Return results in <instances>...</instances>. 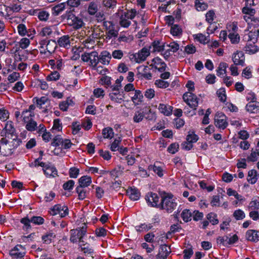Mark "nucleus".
Here are the masks:
<instances>
[{"mask_svg":"<svg viewBox=\"0 0 259 259\" xmlns=\"http://www.w3.org/2000/svg\"><path fill=\"white\" fill-rule=\"evenodd\" d=\"M173 197L174 196L171 193L163 192L161 194V201L159 208L167 213H171L176 208L178 204Z\"/></svg>","mask_w":259,"mask_h":259,"instance_id":"f257e3e1","label":"nucleus"},{"mask_svg":"<svg viewBox=\"0 0 259 259\" xmlns=\"http://www.w3.org/2000/svg\"><path fill=\"white\" fill-rule=\"evenodd\" d=\"M67 23L73 28L78 29L81 28L84 24L82 19L76 16L72 12H69L67 15Z\"/></svg>","mask_w":259,"mask_h":259,"instance_id":"f03ea898","label":"nucleus"},{"mask_svg":"<svg viewBox=\"0 0 259 259\" xmlns=\"http://www.w3.org/2000/svg\"><path fill=\"white\" fill-rule=\"evenodd\" d=\"M183 99L190 108L194 110H196L199 99L195 95L191 92H186L183 95Z\"/></svg>","mask_w":259,"mask_h":259,"instance_id":"7ed1b4c3","label":"nucleus"},{"mask_svg":"<svg viewBox=\"0 0 259 259\" xmlns=\"http://www.w3.org/2000/svg\"><path fill=\"white\" fill-rule=\"evenodd\" d=\"M103 26L106 31V38L111 39L112 37H116L118 36V32L115 29V25L111 21H104Z\"/></svg>","mask_w":259,"mask_h":259,"instance_id":"20e7f679","label":"nucleus"},{"mask_svg":"<svg viewBox=\"0 0 259 259\" xmlns=\"http://www.w3.org/2000/svg\"><path fill=\"white\" fill-rule=\"evenodd\" d=\"M87 232V227L84 225L81 228H78L76 229H72L70 231L71 236L70 240L71 242L75 243L79 241L81 238H82Z\"/></svg>","mask_w":259,"mask_h":259,"instance_id":"39448f33","label":"nucleus"},{"mask_svg":"<svg viewBox=\"0 0 259 259\" xmlns=\"http://www.w3.org/2000/svg\"><path fill=\"white\" fill-rule=\"evenodd\" d=\"M214 123L219 128L223 130L226 128L228 125L226 115L222 112H218L214 117Z\"/></svg>","mask_w":259,"mask_h":259,"instance_id":"423d86ee","label":"nucleus"},{"mask_svg":"<svg viewBox=\"0 0 259 259\" xmlns=\"http://www.w3.org/2000/svg\"><path fill=\"white\" fill-rule=\"evenodd\" d=\"M25 254V248L21 245H17L10 251L12 259H22Z\"/></svg>","mask_w":259,"mask_h":259,"instance_id":"0eeeda50","label":"nucleus"},{"mask_svg":"<svg viewBox=\"0 0 259 259\" xmlns=\"http://www.w3.org/2000/svg\"><path fill=\"white\" fill-rule=\"evenodd\" d=\"M12 146L8 143V141L5 138L0 140V152L5 156H8L13 153Z\"/></svg>","mask_w":259,"mask_h":259,"instance_id":"6e6552de","label":"nucleus"},{"mask_svg":"<svg viewBox=\"0 0 259 259\" xmlns=\"http://www.w3.org/2000/svg\"><path fill=\"white\" fill-rule=\"evenodd\" d=\"M51 213L53 215L59 214L60 217L63 218L68 214V209L65 205L57 204L53 207Z\"/></svg>","mask_w":259,"mask_h":259,"instance_id":"1a4fd4ad","label":"nucleus"},{"mask_svg":"<svg viewBox=\"0 0 259 259\" xmlns=\"http://www.w3.org/2000/svg\"><path fill=\"white\" fill-rule=\"evenodd\" d=\"M145 199L150 206L159 208V197L157 194L153 192L148 193L146 195Z\"/></svg>","mask_w":259,"mask_h":259,"instance_id":"9d476101","label":"nucleus"},{"mask_svg":"<svg viewBox=\"0 0 259 259\" xmlns=\"http://www.w3.org/2000/svg\"><path fill=\"white\" fill-rule=\"evenodd\" d=\"M149 55V50L146 48H144L138 53L134 54L133 57L135 58L136 62L140 63L145 61Z\"/></svg>","mask_w":259,"mask_h":259,"instance_id":"9b49d317","label":"nucleus"},{"mask_svg":"<svg viewBox=\"0 0 259 259\" xmlns=\"http://www.w3.org/2000/svg\"><path fill=\"white\" fill-rule=\"evenodd\" d=\"M171 252L169 246L164 244L161 245L159 252L156 255V259H166Z\"/></svg>","mask_w":259,"mask_h":259,"instance_id":"f8f14e48","label":"nucleus"},{"mask_svg":"<svg viewBox=\"0 0 259 259\" xmlns=\"http://www.w3.org/2000/svg\"><path fill=\"white\" fill-rule=\"evenodd\" d=\"M123 92H120L117 91L112 92L109 95L111 100L117 103H121L123 101L125 98Z\"/></svg>","mask_w":259,"mask_h":259,"instance_id":"ddd939ff","label":"nucleus"},{"mask_svg":"<svg viewBox=\"0 0 259 259\" xmlns=\"http://www.w3.org/2000/svg\"><path fill=\"white\" fill-rule=\"evenodd\" d=\"M244 54L241 51H237L233 54L232 57V60L234 64L236 65L244 66Z\"/></svg>","mask_w":259,"mask_h":259,"instance_id":"4468645a","label":"nucleus"},{"mask_svg":"<svg viewBox=\"0 0 259 259\" xmlns=\"http://www.w3.org/2000/svg\"><path fill=\"white\" fill-rule=\"evenodd\" d=\"M153 63L150 65L154 67L160 72L164 71L166 69V65L164 62H162L161 59L156 57L152 60Z\"/></svg>","mask_w":259,"mask_h":259,"instance_id":"2eb2a0df","label":"nucleus"},{"mask_svg":"<svg viewBox=\"0 0 259 259\" xmlns=\"http://www.w3.org/2000/svg\"><path fill=\"white\" fill-rule=\"evenodd\" d=\"M42 170L45 175L47 177H55L57 176V170L56 168L50 163L45 164V166L43 167Z\"/></svg>","mask_w":259,"mask_h":259,"instance_id":"dca6fc26","label":"nucleus"},{"mask_svg":"<svg viewBox=\"0 0 259 259\" xmlns=\"http://www.w3.org/2000/svg\"><path fill=\"white\" fill-rule=\"evenodd\" d=\"M111 59V55L107 51L101 52L99 56V62L103 65H108Z\"/></svg>","mask_w":259,"mask_h":259,"instance_id":"f3484780","label":"nucleus"},{"mask_svg":"<svg viewBox=\"0 0 259 259\" xmlns=\"http://www.w3.org/2000/svg\"><path fill=\"white\" fill-rule=\"evenodd\" d=\"M246 239L251 241L256 242L259 240V232L254 230H249L246 233Z\"/></svg>","mask_w":259,"mask_h":259,"instance_id":"a211bd4d","label":"nucleus"},{"mask_svg":"<svg viewBox=\"0 0 259 259\" xmlns=\"http://www.w3.org/2000/svg\"><path fill=\"white\" fill-rule=\"evenodd\" d=\"M255 43L248 41L244 47V51L249 54H253L259 51V48L255 45Z\"/></svg>","mask_w":259,"mask_h":259,"instance_id":"6ab92c4d","label":"nucleus"},{"mask_svg":"<svg viewBox=\"0 0 259 259\" xmlns=\"http://www.w3.org/2000/svg\"><path fill=\"white\" fill-rule=\"evenodd\" d=\"M158 109L161 113L166 116L170 115L172 110V107L171 106L164 104H160Z\"/></svg>","mask_w":259,"mask_h":259,"instance_id":"aec40b11","label":"nucleus"},{"mask_svg":"<svg viewBox=\"0 0 259 259\" xmlns=\"http://www.w3.org/2000/svg\"><path fill=\"white\" fill-rule=\"evenodd\" d=\"M126 192L130 199L133 200H137L140 197V193L136 188H130Z\"/></svg>","mask_w":259,"mask_h":259,"instance_id":"412c9836","label":"nucleus"},{"mask_svg":"<svg viewBox=\"0 0 259 259\" xmlns=\"http://www.w3.org/2000/svg\"><path fill=\"white\" fill-rule=\"evenodd\" d=\"M138 69L142 70L141 76L146 79H151L152 77V74L150 73V68L147 66L142 65L138 67Z\"/></svg>","mask_w":259,"mask_h":259,"instance_id":"4be33fe9","label":"nucleus"},{"mask_svg":"<svg viewBox=\"0 0 259 259\" xmlns=\"http://www.w3.org/2000/svg\"><path fill=\"white\" fill-rule=\"evenodd\" d=\"M70 37L68 35H65L60 37L57 40V44L60 47L66 48L68 46H70Z\"/></svg>","mask_w":259,"mask_h":259,"instance_id":"5701e85b","label":"nucleus"},{"mask_svg":"<svg viewBox=\"0 0 259 259\" xmlns=\"http://www.w3.org/2000/svg\"><path fill=\"white\" fill-rule=\"evenodd\" d=\"M258 33L257 29L252 30L248 34L245 36V39L247 40V41L252 42V43H256L258 37Z\"/></svg>","mask_w":259,"mask_h":259,"instance_id":"b1692460","label":"nucleus"},{"mask_svg":"<svg viewBox=\"0 0 259 259\" xmlns=\"http://www.w3.org/2000/svg\"><path fill=\"white\" fill-rule=\"evenodd\" d=\"M33 15H36L39 20L43 21H47L50 16L48 12L42 10H35Z\"/></svg>","mask_w":259,"mask_h":259,"instance_id":"393cba45","label":"nucleus"},{"mask_svg":"<svg viewBox=\"0 0 259 259\" xmlns=\"http://www.w3.org/2000/svg\"><path fill=\"white\" fill-rule=\"evenodd\" d=\"M91 59H90V65L93 68H95L99 62L98 53L96 51H93L90 53Z\"/></svg>","mask_w":259,"mask_h":259,"instance_id":"a878e982","label":"nucleus"},{"mask_svg":"<svg viewBox=\"0 0 259 259\" xmlns=\"http://www.w3.org/2000/svg\"><path fill=\"white\" fill-rule=\"evenodd\" d=\"M79 184V187L85 188L89 186L92 183L91 177L88 176H84L81 177L78 180Z\"/></svg>","mask_w":259,"mask_h":259,"instance_id":"bb28decb","label":"nucleus"},{"mask_svg":"<svg viewBox=\"0 0 259 259\" xmlns=\"http://www.w3.org/2000/svg\"><path fill=\"white\" fill-rule=\"evenodd\" d=\"M257 171L255 169H252L248 171L247 176V181L251 184H255L257 180Z\"/></svg>","mask_w":259,"mask_h":259,"instance_id":"cd10ccee","label":"nucleus"},{"mask_svg":"<svg viewBox=\"0 0 259 259\" xmlns=\"http://www.w3.org/2000/svg\"><path fill=\"white\" fill-rule=\"evenodd\" d=\"M164 45L159 41H154L150 46V49H152V52H160L164 50Z\"/></svg>","mask_w":259,"mask_h":259,"instance_id":"c85d7f7f","label":"nucleus"},{"mask_svg":"<svg viewBox=\"0 0 259 259\" xmlns=\"http://www.w3.org/2000/svg\"><path fill=\"white\" fill-rule=\"evenodd\" d=\"M5 133L8 135H12L15 132V128L13 123L11 121H8L6 122L4 128Z\"/></svg>","mask_w":259,"mask_h":259,"instance_id":"c756f323","label":"nucleus"},{"mask_svg":"<svg viewBox=\"0 0 259 259\" xmlns=\"http://www.w3.org/2000/svg\"><path fill=\"white\" fill-rule=\"evenodd\" d=\"M143 97V94L139 90H136L134 95L131 97V99L134 103L138 104L139 102H142Z\"/></svg>","mask_w":259,"mask_h":259,"instance_id":"7c9ffc66","label":"nucleus"},{"mask_svg":"<svg viewBox=\"0 0 259 259\" xmlns=\"http://www.w3.org/2000/svg\"><path fill=\"white\" fill-rule=\"evenodd\" d=\"M81 250L86 255H92L94 253V249L90 246L88 243L82 244L80 245Z\"/></svg>","mask_w":259,"mask_h":259,"instance_id":"2f4dec72","label":"nucleus"},{"mask_svg":"<svg viewBox=\"0 0 259 259\" xmlns=\"http://www.w3.org/2000/svg\"><path fill=\"white\" fill-rule=\"evenodd\" d=\"M153 227V225L151 224H146L145 223L142 224L139 226L136 227L137 231L141 232H147L149 230L151 229Z\"/></svg>","mask_w":259,"mask_h":259,"instance_id":"473e14b6","label":"nucleus"},{"mask_svg":"<svg viewBox=\"0 0 259 259\" xmlns=\"http://www.w3.org/2000/svg\"><path fill=\"white\" fill-rule=\"evenodd\" d=\"M21 9L22 6L21 5L12 3L9 6L6 7V11L7 12L12 11L13 12L17 13L19 12Z\"/></svg>","mask_w":259,"mask_h":259,"instance_id":"72a5a7b5","label":"nucleus"},{"mask_svg":"<svg viewBox=\"0 0 259 259\" xmlns=\"http://www.w3.org/2000/svg\"><path fill=\"white\" fill-rule=\"evenodd\" d=\"M98 12V5L94 2H92L89 4L88 12L90 15H94Z\"/></svg>","mask_w":259,"mask_h":259,"instance_id":"f704fd0d","label":"nucleus"},{"mask_svg":"<svg viewBox=\"0 0 259 259\" xmlns=\"http://www.w3.org/2000/svg\"><path fill=\"white\" fill-rule=\"evenodd\" d=\"M57 42L54 40H49L46 46V50L50 53L54 52L57 48Z\"/></svg>","mask_w":259,"mask_h":259,"instance_id":"c9c22d12","label":"nucleus"},{"mask_svg":"<svg viewBox=\"0 0 259 259\" xmlns=\"http://www.w3.org/2000/svg\"><path fill=\"white\" fill-rule=\"evenodd\" d=\"M76 191L78 194L79 199L83 200L86 197L87 191L84 188L77 186L76 188Z\"/></svg>","mask_w":259,"mask_h":259,"instance_id":"e433bc0d","label":"nucleus"},{"mask_svg":"<svg viewBox=\"0 0 259 259\" xmlns=\"http://www.w3.org/2000/svg\"><path fill=\"white\" fill-rule=\"evenodd\" d=\"M233 216L236 220L238 221L244 219L246 215L245 213L242 210L238 209L234 211Z\"/></svg>","mask_w":259,"mask_h":259,"instance_id":"4c0bfd02","label":"nucleus"},{"mask_svg":"<svg viewBox=\"0 0 259 259\" xmlns=\"http://www.w3.org/2000/svg\"><path fill=\"white\" fill-rule=\"evenodd\" d=\"M170 33L174 36H179L182 34V30L179 25L175 24L171 26Z\"/></svg>","mask_w":259,"mask_h":259,"instance_id":"58836bf2","label":"nucleus"},{"mask_svg":"<svg viewBox=\"0 0 259 259\" xmlns=\"http://www.w3.org/2000/svg\"><path fill=\"white\" fill-rule=\"evenodd\" d=\"M144 117V114L141 111H136L133 116V121L135 123H139L142 121Z\"/></svg>","mask_w":259,"mask_h":259,"instance_id":"ea45409f","label":"nucleus"},{"mask_svg":"<svg viewBox=\"0 0 259 259\" xmlns=\"http://www.w3.org/2000/svg\"><path fill=\"white\" fill-rule=\"evenodd\" d=\"M206 218L213 225L219 223V220L217 219V214L216 213L210 212L207 214Z\"/></svg>","mask_w":259,"mask_h":259,"instance_id":"a19ab883","label":"nucleus"},{"mask_svg":"<svg viewBox=\"0 0 259 259\" xmlns=\"http://www.w3.org/2000/svg\"><path fill=\"white\" fill-rule=\"evenodd\" d=\"M21 116L23 117V121L26 123L32 119L34 114L29 112V110H25L22 112Z\"/></svg>","mask_w":259,"mask_h":259,"instance_id":"79ce46f5","label":"nucleus"},{"mask_svg":"<svg viewBox=\"0 0 259 259\" xmlns=\"http://www.w3.org/2000/svg\"><path fill=\"white\" fill-rule=\"evenodd\" d=\"M181 217L184 221L188 222L191 220V217H192V213L189 209H184L182 213Z\"/></svg>","mask_w":259,"mask_h":259,"instance_id":"37998d69","label":"nucleus"},{"mask_svg":"<svg viewBox=\"0 0 259 259\" xmlns=\"http://www.w3.org/2000/svg\"><path fill=\"white\" fill-rule=\"evenodd\" d=\"M56 235L53 232H49L46 234L45 235L42 236V240L44 243L46 244H50L52 240L55 238Z\"/></svg>","mask_w":259,"mask_h":259,"instance_id":"c03bdc74","label":"nucleus"},{"mask_svg":"<svg viewBox=\"0 0 259 259\" xmlns=\"http://www.w3.org/2000/svg\"><path fill=\"white\" fill-rule=\"evenodd\" d=\"M228 64L225 62L220 63L219 67L217 69V75L220 76L222 74H226V68L228 67Z\"/></svg>","mask_w":259,"mask_h":259,"instance_id":"a18cd8bd","label":"nucleus"},{"mask_svg":"<svg viewBox=\"0 0 259 259\" xmlns=\"http://www.w3.org/2000/svg\"><path fill=\"white\" fill-rule=\"evenodd\" d=\"M66 4L61 3L53 8V14L57 16L59 15L62 11H63L65 8Z\"/></svg>","mask_w":259,"mask_h":259,"instance_id":"49530a36","label":"nucleus"},{"mask_svg":"<svg viewBox=\"0 0 259 259\" xmlns=\"http://www.w3.org/2000/svg\"><path fill=\"white\" fill-rule=\"evenodd\" d=\"M195 5L196 9L199 11L205 10L208 7V5L206 3L204 2L201 3L199 0H195Z\"/></svg>","mask_w":259,"mask_h":259,"instance_id":"de8ad7c7","label":"nucleus"},{"mask_svg":"<svg viewBox=\"0 0 259 259\" xmlns=\"http://www.w3.org/2000/svg\"><path fill=\"white\" fill-rule=\"evenodd\" d=\"M102 134L105 138H112L114 136L113 130L111 127L105 128L103 130Z\"/></svg>","mask_w":259,"mask_h":259,"instance_id":"09e8293b","label":"nucleus"},{"mask_svg":"<svg viewBox=\"0 0 259 259\" xmlns=\"http://www.w3.org/2000/svg\"><path fill=\"white\" fill-rule=\"evenodd\" d=\"M26 123L25 127L28 131L32 132L36 130L37 123L33 119L31 120L30 121L26 122Z\"/></svg>","mask_w":259,"mask_h":259,"instance_id":"8fccbe9b","label":"nucleus"},{"mask_svg":"<svg viewBox=\"0 0 259 259\" xmlns=\"http://www.w3.org/2000/svg\"><path fill=\"white\" fill-rule=\"evenodd\" d=\"M136 14L137 11L136 10L131 9V10H128L127 12H124L122 15L124 16V18L132 20L135 18Z\"/></svg>","mask_w":259,"mask_h":259,"instance_id":"3c124183","label":"nucleus"},{"mask_svg":"<svg viewBox=\"0 0 259 259\" xmlns=\"http://www.w3.org/2000/svg\"><path fill=\"white\" fill-rule=\"evenodd\" d=\"M60 74L57 71H54L50 73L47 77L48 81H56L60 78Z\"/></svg>","mask_w":259,"mask_h":259,"instance_id":"603ef678","label":"nucleus"},{"mask_svg":"<svg viewBox=\"0 0 259 259\" xmlns=\"http://www.w3.org/2000/svg\"><path fill=\"white\" fill-rule=\"evenodd\" d=\"M217 94L221 102H225L226 101V95L224 88L220 89L217 91Z\"/></svg>","mask_w":259,"mask_h":259,"instance_id":"864d4df0","label":"nucleus"},{"mask_svg":"<svg viewBox=\"0 0 259 259\" xmlns=\"http://www.w3.org/2000/svg\"><path fill=\"white\" fill-rule=\"evenodd\" d=\"M198 140V137L196 135H195L193 132H189L186 138L187 142L193 143L196 142Z\"/></svg>","mask_w":259,"mask_h":259,"instance_id":"5fc2aeb1","label":"nucleus"},{"mask_svg":"<svg viewBox=\"0 0 259 259\" xmlns=\"http://www.w3.org/2000/svg\"><path fill=\"white\" fill-rule=\"evenodd\" d=\"M217 243L226 246L228 245V237L227 236H219L217 239Z\"/></svg>","mask_w":259,"mask_h":259,"instance_id":"6e6d98bb","label":"nucleus"},{"mask_svg":"<svg viewBox=\"0 0 259 259\" xmlns=\"http://www.w3.org/2000/svg\"><path fill=\"white\" fill-rule=\"evenodd\" d=\"M49 102V100L46 97H41L40 98L36 100V104L37 107L39 108H44V107L42 106L46 103Z\"/></svg>","mask_w":259,"mask_h":259,"instance_id":"4d7b16f0","label":"nucleus"},{"mask_svg":"<svg viewBox=\"0 0 259 259\" xmlns=\"http://www.w3.org/2000/svg\"><path fill=\"white\" fill-rule=\"evenodd\" d=\"M32 223L35 225H41L44 223V219L39 216H34L30 219Z\"/></svg>","mask_w":259,"mask_h":259,"instance_id":"13d9d810","label":"nucleus"},{"mask_svg":"<svg viewBox=\"0 0 259 259\" xmlns=\"http://www.w3.org/2000/svg\"><path fill=\"white\" fill-rule=\"evenodd\" d=\"M63 140H64L61 138V136L57 135L53 139L51 145L56 147L62 145Z\"/></svg>","mask_w":259,"mask_h":259,"instance_id":"bf43d9fd","label":"nucleus"},{"mask_svg":"<svg viewBox=\"0 0 259 259\" xmlns=\"http://www.w3.org/2000/svg\"><path fill=\"white\" fill-rule=\"evenodd\" d=\"M20 78V74L16 72H14L10 74L8 77V80L10 83H13L17 80Z\"/></svg>","mask_w":259,"mask_h":259,"instance_id":"052dcab7","label":"nucleus"},{"mask_svg":"<svg viewBox=\"0 0 259 259\" xmlns=\"http://www.w3.org/2000/svg\"><path fill=\"white\" fill-rule=\"evenodd\" d=\"M259 208V201L257 200L251 201L248 206V209L249 210L258 209Z\"/></svg>","mask_w":259,"mask_h":259,"instance_id":"680f3d73","label":"nucleus"},{"mask_svg":"<svg viewBox=\"0 0 259 259\" xmlns=\"http://www.w3.org/2000/svg\"><path fill=\"white\" fill-rule=\"evenodd\" d=\"M119 24L122 27L127 28L131 25V21L129 19L124 18V16L121 15L120 18Z\"/></svg>","mask_w":259,"mask_h":259,"instance_id":"e2e57ef3","label":"nucleus"},{"mask_svg":"<svg viewBox=\"0 0 259 259\" xmlns=\"http://www.w3.org/2000/svg\"><path fill=\"white\" fill-rule=\"evenodd\" d=\"M206 21L209 23H211L214 20L215 17V13L213 10H210L207 12L205 15Z\"/></svg>","mask_w":259,"mask_h":259,"instance_id":"0e129e2a","label":"nucleus"},{"mask_svg":"<svg viewBox=\"0 0 259 259\" xmlns=\"http://www.w3.org/2000/svg\"><path fill=\"white\" fill-rule=\"evenodd\" d=\"M20 222L23 224V229L26 230H28L31 228L30 223H31L30 221V219H28L27 218H24L21 220Z\"/></svg>","mask_w":259,"mask_h":259,"instance_id":"69168bd1","label":"nucleus"},{"mask_svg":"<svg viewBox=\"0 0 259 259\" xmlns=\"http://www.w3.org/2000/svg\"><path fill=\"white\" fill-rule=\"evenodd\" d=\"M79 169L76 167H73L70 168L69 174L70 178H76L79 175Z\"/></svg>","mask_w":259,"mask_h":259,"instance_id":"338daca9","label":"nucleus"},{"mask_svg":"<svg viewBox=\"0 0 259 259\" xmlns=\"http://www.w3.org/2000/svg\"><path fill=\"white\" fill-rule=\"evenodd\" d=\"M249 216L254 221L259 220V212L256 210H250L249 213Z\"/></svg>","mask_w":259,"mask_h":259,"instance_id":"774afa93","label":"nucleus"}]
</instances>
